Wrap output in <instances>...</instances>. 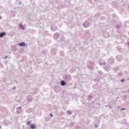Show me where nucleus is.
I'll use <instances>...</instances> for the list:
<instances>
[{
  "mask_svg": "<svg viewBox=\"0 0 129 129\" xmlns=\"http://www.w3.org/2000/svg\"><path fill=\"white\" fill-rule=\"evenodd\" d=\"M4 36H6V33L3 32V33L0 34V38H3V37H4Z\"/></svg>",
  "mask_w": 129,
  "mask_h": 129,
  "instance_id": "f257e3e1",
  "label": "nucleus"
},
{
  "mask_svg": "<svg viewBox=\"0 0 129 129\" xmlns=\"http://www.w3.org/2000/svg\"><path fill=\"white\" fill-rule=\"evenodd\" d=\"M18 45H20L21 47H23L26 45V43H25V42H22L21 43L18 44Z\"/></svg>",
  "mask_w": 129,
  "mask_h": 129,
  "instance_id": "f03ea898",
  "label": "nucleus"
},
{
  "mask_svg": "<svg viewBox=\"0 0 129 129\" xmlns=\"http://www.w3.org/2000/svg\"><path fill=\"white\" fill-rule=\"evenodd\" d=\"M30 128H31V129H35V128H36V125H35V124L31 125Z\"/></svg>",
  "mask_w": 129,
  "mask_h": 129,
  "instance_id": "7ed1b4c3",
  "label": "nucleus"
},
{
  "mask_svg": "<svg viewBox=\"0 0 129 129\" xmlns=\"http://www.w3.org/2000/svg\"><path fill=\"white\" fill-rule=\"evenodd\" d=\"M65 84H66L65 81H61V85H62V86H64V85H65Z\"/></svg>",
  "mask_w": 129,
  "mask_h": 129,
  "instance_id": "20e7f679",
  "label": "nucleus"
},
{
  "mask_svg": "<svg viewBox=\"0 0 129 129\" xmlns=\"http://www.w3.org/2000/svg\"><path fill=\"white\" fill-rule=\"evenodd\" d=\"M68 114H71L72 112L70 111H67Z\"/></svg>",
  "mask_w": 129,
  "mask_h": 129,
  "instance_id": "39448f33",
  "label": "nucleus"
},
{
  "mask_svg": "<svg viewBox=\"0 0 129 129\" xmlns=\"http://www.w3.org/2000/svg\"><path fill=\"white\" fill-rule=\"evenodd\" d=\"M31 123V122L30 121H28L27 122V124H30Z\"/></svg>",
  "mask_w": 129,
  "mask_h": 129,
  "instance_id": "423d86ee",
  "label": "nucleus"
},
{
  "mask_svg": "<svg viewBox=\"0 0 129 129\" xmlns=\"http://www.w3.org/2000/svg\"><path fill=\"white\" fill-rule=\"evenodd\" d=\"M50 115L51 117H53V114H52V113H50Z\"/></svg>",
  "mask_w": 129,
  "mask_h": 129,
  "instance_id": "0eeeda50",
  "label": "nucleus"
},
{
  "mask_svg": "<svg viewBox=\"0 0 129 129\" xmlns=\"http://www.w3.org/2000/svg\"><path fill=\"white\" fill-rule=\"evenodd\" d=\"M125 110V108H122V109H121V110Z\"/></svg>",
  "mask_w": 129,
  "mask_h": 129,
  "instance_id": "6e6552de",
  "label": "nucleus"
},
{
  "mask_svg": "<svg viewBox=\"0 0 129 129\" xmlns=\"http://www.w3.org/2000/svg\"><path fill=\"white\" fill-rule=\"evenodd\" d=\"M121 82H123L124 81V80H123V79L121 80Z\"/></svg>",
  "mask_w": 129,
  "mask_h": 129,
  "instance_id": "1a4fd4ad",
  "label": "nucleus"
},
{
  "mask_svg": "<svg viewBox=\"0 0 129 129\" xmlns=\"http://www.w3.org/2000/svg\"><path fill=\"white\" fill-rule=\"evenodd\" d=\"M8 58V56H5V58L7 59Z\"/></svg>",
  "mask_w": 129,
  "mask_h": 129,
  "instance_id": "9d476101",
  "label": "nucleus"
},
{
  "mask_svg": "<svg viewBox=\"0 0 129 129\" xmlns=\"http://www.w3.org/2000/svg\"><path fill=\"white\" fill-rule=\"evenodd\" d=\"M0 128H2V126H0Z\"/></svg>",
  "mask_w": 129,
  "mask_h": 129,
  "instance_id": "9b49d317",
  "label": "nucleus"
},
{
  "mask_svg": "<svg viewBox=\"0 0 129 129\" xmlns=\"http://www.w3.org/2000/svg\"><path fill=\"white\" fill-rule=\"evenodd\" d=\"M19 108H20V109H21V107H19Z\"/></svg>",
  "mask_w": 129,
  "mask_h": 129,
  "instance_id": "f8f14e48",
  "label": "nucleus"
}]
</instances>
